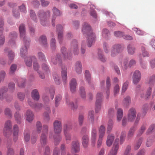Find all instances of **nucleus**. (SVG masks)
I'll use <instances>...</instances> for the list:
<instances>
[{
  "label": "nucleus",
  "mask_w": 155,
  "mask_h": 155,
  "mask_svg": "<svg viewBox=\"0 0 155 155\" xmlns=\"http://www.w3.org/2000/svg\"><path fill=\"white\" fill-rule=\"evenodd\" d=\"M61 51L65 59L67 58L70 60L72 55L71 53H73L75 55H78L79 53V50L77 41L74 40L72 41L71 48L67 53H66V48L64 47L61 48Z\"/></svg>",
  "instance_id": "obj_1"
},
{
  "label": "nucleus",
  "mask_w": 155,
  "mask_h": 155,
  "mask_svg": "<svg viewBox=\"0 0 155 155\" xmlns=\"http://www.w3.org/2000/svg\"><path fill=\"white\" fill-rule=\"evenodd\" d=\"M19 31L20 33V37L22 38L24 42L25 46L22 47L21 48L20 54L21 57L24 58L27 54V48L29 45L30 40L26 39L25 37V26L23 24H21L19 27Z\"/></svg>",
  "instance_id": "obj_2"
},
{
  "label": "nucleus",
  "mask_w": 155,
  "mask_h": 155,
  "mask_svg": "<svg viewBox=\"0 0 155 155\" xmlns=\"http://www.w3.org/2000/svg\"><path fill=\"white\" fill-rule=\"evenodd\" d=\"M83 33H87V43L88 47H90L96 40V36L91 31L90 26L87 23H84L82 28Z\"/></svg>",
  "instance_id": "obj_3"
},
{
  "label": "nucleus",
  "mask_w": 155,
  "mask_h": 155,
  "mask_svg": "<svg viewBox=\"0 0 155 155\" xmlns=\"http://www.w3.org/2000/svg\"><path fill=\"white\" fill-rule=\"evenodd\" d=\"M38 17L40 20L41 23L43 26L47 25V20L50 16V12L48 11L46 12L42 11H40L38 13Z\"/></svg>",
  "instance_id": "obj_4"
},
{
  "label": "nucleus",
  "mask_w": 155,
  "mask_h": 155,
  "mask_svg": "<svg viewBox=\"0 0 155 155\" xmlns=\"http://www.w3.org/2000/svg\"><path fill=\"white\" fill-rule=\"evenodd\" d=\"M96 101L95 104V110L98 113L101 108V103L103 100V95L102 93L98 92L97 93L96 97Z\"/></svg>",
  "instance_id": "obj_5"
},
{
  "label": "nucleus",
  "mask_w": 155,
  "mask_h": 155,
  "mask_svg": "<svg viewBox=\"0 0 155 155\" xmlns=\"http://www.w3.org/2000/svg\"><path fill=\"white\" fill-rule=\"evenodd\" d=\"M48 131V126L47 125H44L42 127V133L41 136L40 142L42 145H45L46 143V134Z\"/></svg>",
  "instance_id": "obj_6"
},
{
  "label": "nucleus",
  "mask_w": 155,
  "mask_h": 155,
  "mask_svg": "<svg viewBox=\"0 0 155 155\" xmlns=\"http://www.w3.org/2000/svg\"><path fill=\"white\" fill-rule=\"evenodd\" d=\"M54 132L55 134H60L62 130L61 122L60 121L55 120L53 123Z\"/></svg>",
  "instance_id": "obj_7"
},
{
  "label": "nucleus",
  "mask_w": 155,
  "mask_h": 155,
  "mask_svg": "<svg viewBox=\"0 0 155 155\" xmlns=\"http://www.w3.org/2000/svg\"><path fill=\"white\" fill-rule=\"evenodd\" d=\"M12 127L11 121L9 120H7L5 123L3 129V134L5 136L7 137L9 134Z\"/></svg>",
  "instance_id": "obj_8"
},
{
  "label": "nucleus",
  "mask_w": 155,
  "mask_h": 155,
  "mask_svg": "<svg viewBox=\"0 0 155 155\" xmlns=\"http://www.w3.org/2000/svg\"><path fill=\"white\" fill-rule=\"evenodd\" d=\"M122 51L121 46L120 45H115L113 46L111 50V55L114 57Z\"/></svg>",
  "instance_id": "obj_9"
},
{
  "label": "nucleus",
  "mask_w": 155,
  "mask_h": 155,
  "mask_svg": "<svg viewBox=\"0 0 155 155\" xmlns=\"http://www.w3.org/2000/svg\"><path fill=\"white\" fill-rule=\"evenodd\" d=\"M80 143L78 140L72 141L71 145V150L72 151L75 153H78L80 151Z\"/></svg>",
  "instance_id": "obj_10"
},
{
  "label": "nucleus",
  "mask_w": 155,
  "mask_h": 155,
  "mask_svg": "<svg viewBox=\"0 0 155 155\" xmlns=\"http://www.w3.org/2000/svg\"><path fill=\"white\" fill-rule=\"evenodd\" d=\"M119 139H116L112 148L109 152L108 155H117L119 148Z\"/></svg>",
  "instance_id": "obj_11"
},
{
  "label": "nucleus",
  "mask_w": 155,
  "mask_h": 155,
  "mask_svg": "<svg viewBox=\"0 0 155 155\" xmlns=\"http://www.w3.org/2000/svg\"><path fill=\"white\" fill-rule=\"evenodd\" d=\"M8 89L6 87H2L0 89V99L1 100H3L5 99L6 101L7 102H9V101L7 100L8 95L7 94V92L8 91ZM12 99L11 98L10 101L12 100Z\"/></svg>",
  "instance_id": "obj_12"
},
{
  "label": "nucleus",
  "mask_w": 155,
  "mask_h": 155,
  "mask_svg": "<svg viewBox=\"0 0 155 155\" xmlns=\"http://www.w3.org/2000/svg\"><path fill=\"white\" fill-rule=\"evenodd\" d=\"M136 115V111L135 108H131L129 110L127 115L128 120L129 121H133Z\"/></svg>",
  "instance_id": "obj_13"
},
{
  "label": "nucleus",
  "mask_w": 155,
  "mask_h": 155,
  "mask_svg": "<svg viewBox=\"0 0 155 155\" xmlns=\"http://www.w3.org/2000/svg\"><path fill=\"white\" fill-rule=\"evenodd\" d=\"M141 75L140 72L138 70L135 71L134 73L133 76V81L134 84H137L140 81Z\"/></svg>",
  "instance_id": "obj_14"
},
{
  "label": "nucleus",
  "mask_w": 155,
  "mask_h": 155,
  "mask_svg": "<svg viewBox=\"0 0 155 155\" xmlns=\"http://www.w3.org/2000/svg\"><path fill=\"white\" fill-rule=\"evenodd\" d=\"M97 136V129L95 127H93L92 129L91 132V140L93 146H95L96 138Z\"/></svg>",
  "instance_id": "obj_15"
},
{
  "label": "nucleus",
  "mask_w": 155,
  "mask_h": 155,
  "mask_svg": "<svg viewBox=\"0 0 155 155\" xmlns=\"http://www.w3.org/2000/svg\"><path fill=\"white\" fill-rule=\"evenodd\" d=\"M33 68L34 70L37 71L39 75V77L42 79H44L45 78L44 74L41 72L38 71L39 68V66L37 61L35 60L33 62Z\"/></svg>",
  "instance_id": "obj_16"
},
{
  "label": "nucleus",
  "mask_w": 155,
  "mask_h": 155,
  "mask_svg": "<svg viewBox=\"0 0 155 155\" xmlns=\"http://www.w3.org/2000/svg\"><path fill=\"white\" fill-rule=\"evenodd\" d=\"M136 63V61L134 59H131L129 62V65H127L126 61H124L122 67L124 70H126L129 68H130L131 67L135 65Z\"/></svg>",
  "instance_id": "obj_17"
},
{
  "label": "nucleus",
  "mask_w": 155,
  "mask_h": 155,
  "mask_svg": "<svg viewBox=\"0 0 155 155\" xmlns=\"http://www.w3.org/2000/svg\"><path fill=\"white\" fill-rule=\"evenodd\" d=\"M89 138L87 135H84L82 138V145L84 148H87L88 146Z\"/></svg>",
  "instance_id": "obj_18"
},
{
  "label": "nucleus",
  "mask_w": 155,
  "mask_h": 155,
  "mask_svg": "<svg viewBox=\"0 0 155 155\" xmlns=\"http://www.w3.org/2000/svg\"><path fill=\"white\" fill-rule=\"evenodd\" d=\"M25 117L26 120L30 122H31L34 118V113L30 110H28L26 111Z\"/></svg>",
  "instance_id": "obj_19"
},
{
  "label": "nucleus",
  "mask_w": 155,
  "mask_h": 155,
  "mask_svg": "<svg viewBox=\"0 0 155 155\" xmlns=\"http://www.w3.org/2000/svg\"><path fill=\"white\" fill-rule=\"evenodd\" d=\"M57 32L58 34V38L59 41L60 43L61 41L62 40L63 37V27L60 25H58L57 26Z\"/></svg>",
  "instance_id": "obj_20"
},
{
  "label": "nucleus",
  "mask_w": 155,
  "mask_h": 155,
  "mask_svg": "<svg viewBox=\"0 0 155 155\" xmlns=\"http://www.w3.org/2000/svg\"><path fill=\"white\" fill-rule=\"evenodd\" d=\"M19 129L18 126L17 125H14L13 129V140L16 141L18 140Z\"/></svg>",
  "instance_id": "obj_21"
},
{
  "label": "nucleus",
  "mask_w": 155,
  "mask_h": 155,
  "mask_svg": "<svg viewBox=\"0 0 155 155\" xmlns=\"http://www.w3.org/2000/svg\"><path fill=\"white\" fill-rule=\"evenodd\" d=\"M31 97L35 101H38L39 100L40 95L37 89H35L32 90L31 92Z\"/></svg>",
  "instance_id": "obj_22"
},
{
  "label": "nucleus",
  "mask_w": 155,
  "mask_h": 155,
  "mask_svg": "<svg viewBox=\"0 0 155 155\" xmlns=\"http://www.w3.org/2000/svg\"><path fill=\"white\" fill-rule=\"evenodd\" d=\"M64 132H68L72 129V125L70 121L68 122L63 126Z\"/></svg>",
  "instance_id": "obj_23"
},
{
  "label": "nucleus",
  "mask_w": 155,
  "mask_h": 155,
  "mask_svg": "<svg viewBox=\"0 0 155 155\" xmlns=\"http://www.w3.org/2000/svg\"><path fill=\"white\" fill-rule=\"evenodd\" d=\"M67 69L65 66H63L62 67L61 76L63 81L64 83H66L67 81Z\"/></svg>",
  "instance_id": "obj_24"
},
{
  "label": "nucleus",
  "mask_w": 155,
  "mask_h": 155,
  "mask_svg": "<svg viewBox=\"0 0 155 155\" xmlns=\"http://www.w3.org/2000/svg\"><path fill=\"white\" fill-rule=\"evenodd\" d=\"M114 138V136L112 134H109L107 137L106 144L108 147H110L112 144Z\"/></svg>",
  "instance_id": "obj_25"
},
{
  "label": "nucleus",
  "mask_w": 155,
  "mask_h": 155,
  "mask_svg": "<svg viewBox=\"0 0 155 155\" xmlns=\"http://www.w3.org/2000/svg\"><path fill=\"white\" fill-rule=\"evenodd\" d=\"M77 85L76 80L74 78L72 79L70 83V89L72 92H74L76 91Z\"/></svg>",
  "instance_id": "obj_26"
},
{
  "label": "nucleus",
  "mask_w": 155,
  "mask_h": 155,
  "mask_svg": "<svg viewBox=\"0 0 155 155\" xmlns=\"http://www.w3.org/2000/svg\"><path fill=\"white\" fill-rule=\"evenodd\" d=\"M106 128L103 125L101 126L98 128L99 137H104L105 134Z\"/></svg>",
  "instance_id": "obj_27"
},
{
  "label": "nucleus",
  "mask_w": 155,
  "mask_h": 155,
  "mask_svg": "<svg viewBox=\"0 0 155 155\" xmlns=\"http://www.w3.org/2000/svg\"><path fill=\"white\" fill-rule=\"evenodd\" d=\"M9 37L10 39L9 41V44H15V39L17 37V33L14 31L11 32L10 34Z\"/></svg>",
  "instance_id": "obj_28"
},
{
  "label": "nucleus",
  "mask_w": 155,
  "mask_h": 155,
  "mask_svg": "<svg viewBox=\"0 0 155 155\" xmlns=\"http://www.w3.org/2000/svg\"><path fill=\"white\" fill-rule=\"evenodd\" d=\"M53 10L54 15H53L52 17V24L53 26H54L55 25L54 22V21L55 20L56 18L55 15H60V11L58 10V9L55 8H54L53 9Z\"/></svg>",
  "instance_id": "obj_29"
},
{
  "label": "nucleus",
  "mask_w": 155,
  "mask_h": 155,
  "mask_svg": "<svg viewBox=\"0 0 155 155\" xmlns=\"http://www.w3.org/2000/svg\"><path fill=\"white\" fill-rule=\"evenodd\" d=\"M66 102L67 104L73 110L76 109L78 107V105L76 102L74 103L73 102L70 101L69 100L67 99L66 100Z\"/></svg>",
  "instance_id": "obj_30"
},
{
  "label": "nucleus",
  "mask_w": 155,
  "mask_h": 155,
  "mask_svg": "<svg viewBox=\"0 0 155 155\" xmlns=\"http://www.w3.org/2000/svg\"><path fill=\"white\" fill-rule=\"evenodd\" d=\"M45 109L46 111L44 113V116L45 118V119L48 120L50 119L49 114L51 112L49 106L48 105L45 106Z\"/></svg>",
  "instance_id": "obj_31"
},
{
  "label": "nucleus",
  "mask_w": 155,
  "mask_h": 155,
  "mask_svg": "<svg viewBox=\"0 0 155 155\" xmlns=\"http://www.w3.org/2000/svg\"><path fill=\"white\" fill-rule=\"evenodd\" d=\"M52 62L54 64L57 63L60 64L62 62L61 59L60 58V55L58 54L56 57H55L52 58L51 60Z\"/></svg>",
  "instance_id": "obj_32"
},
{
  "label": "nucleus",
  "mask_w": 155,
  "mask_h": 155,
  "mask_svg": "<svg viewBox=\"0 0 155 155\" xmlns=\"http://www.w3.org/2000/svg\"><path fill=\"white\" fill-rule=\"evenodd\" d=\"M151 88L150 87H149L147 90V92L145 94L142 92L140 94L141 97L144 98L145 100L148 99L151 94Z\"/></svg>",
  "instance_id": "obj_33"
},
{
  "label": "nucleus",
  "mask_w": 155,
  "mask_h": 155,
  "mask_svg": "<svg viewBox=\"0 0 155 155\" xmlns=\"http://www.w3.org/2000/svg\"><path fill=\"white\" fill-rule=\"evenodd\" d=\"M106 85L107 91H106L107 95L106 98L108 99L109 97V89L110 86V83L109 78L107 77L106 81Z\"/></svg>",
  "instance_id": "obj_34"
},
{
  "label": "nucleus",
  "mask_w": 155,
  "mask_h": 155,
  "mask_svg": "<svg viewBox=\"0 0 155 155\" xmlns=\"http://www.w3.org/2000/svg\"><path fill=\"white\" fill-rule=\"evenodd\" d=\"M39 42L45 47H47V41L46 36L44 35L41 36L39 39Z\"/></svg>",
  "instance_id": "obj_35"
},
{
  "label": "nucleus",
  "mask_w": 155,
  "mask_h": 155,
  "mask_svg": "<svg viewBox=\"0 0 155 155\" xmlns=\"http://www.w3.org/2000/svg\"><path fill=\"white\" fill-rule=\"evenodd\" d=\"M36 60V58L34 57H29L25 60V62L26 65L28 67H31L32 65V61Z\"/></svg>",
  "instance_id": "obj_36"
},
{
  "label": "nucleus",
  "mask_w": 155,
  "mask_h": 155,
  "mask_svg": "<svg viewBox=\"0 0 155 155\" xmlns=\"http://www.w3.org/2000/svg\"><path fill=\"white\" fill-rule=\"evenodd\" d=\"M113 124V121L111 119H110L107 124V133H110L111 132L112 129Z\"/></svg>",
  "instance_id": "obj_37"
},
{
  "label": "nucleus",
  "mask_w": 155,
  "mask_h": 155,
  "mask_svg": "<svg viewBox=\"0 0 155 155\" xmlns=\"http://www.w3.org/2000/svg\"><path fill=\"white\" fill-rule=\"evenodd\" d=\"M75 69L76 72L78 74L80 73L82 71V66L80 62L78 61L76 63Z\"/></svg>",
  "instance_id": "obj_38"
},
{
  "label": "nucleus",
  "mask_w": 155,
  "mask_h": 155,
  "mask_svg": "<svg viewBox=\"0 0 155 155\" xmlns=\"http://www.w3.org/2000/svg\"><path fill=\"white\" fill-rule=\"evenodd\" d=\"M98 58L102 62H105L106 61V59L103 55V52L101 50H98Z\"/></svg>",
  "instance_id": "obj_39"
},
{
  "label": "nucleus",
  "mask_w": 155,
  "mask_h": 155,
  "mask_svg": "<svg viewBox=\"0 0 155 155\" xmlns=\"http://www.w3.org/2000/svg\"><path fill=\"white\" fill-rule=\"evenodd\" d=\"M143 140V138L140 137L139 139L137 141L134 146V149L137 150L140 147Z\"/></svg>",
  "instance_id": "obj_40"
},
{
  "label": "nucleus",
  "mask_w": 155,
  "mask_h": 155,
  "mask_svg": "<svg viewBox=\"0 0 155 155\" xmlns=\"http://www.w3.org/2000/svg\"><path fill=\"white\" fill-rule=\"evenodd\" d=\"M24 139L26 142H28L30 139V133L28 130H25L24 134Z\"/></svg>",
  "instance_id": "obj_41"
},
{
  "label": "nucleus",
  "mask_w": 155,
  "mask_h": 155,
  "mask_svg": "<svg viewBox=\"0 0 155 155\" xmlns=\"http://www.w3.org/2000/svg\"><path fill=\"white\" fill-rule=\"evenodd\" d=\"M123 111L120 108L118 109L117 110V120L118 121L121 120L123 117Z\"/></svg>",
  "instance_id": "obj_42"
},
{
  "label": "nucleus",
  "mask_w": 155,
  "mask_h": 155,
  "mask_svg": "<svg viewBox=\"0 0 155 155\" xmlns=\"http://www.w3.org/2000/svg\"><path fill=\"white\" fill-rule=\"evenodd\" d=\"M88 118L91 123L94 121V112L93 110L90 111L88 113Z\"/></svg>",
  "instance_id": "obj_43"
},
{
  "label": "nucleus",
  "mask_w": 155,
  "mask_h": 155,
  "mask_svg": "<svg viewBox=\"0 0 155 155\" xmlns=\"http://www.w3.org/2000/svg\"><path fill=\"white\" fill-rule=\"evenodd\" d=\"M36 132L38 134L40 133L42 129V124L39 121H37L36 124Z\"/></svg>",
  "instance_id": "obj_44"
},
{
  "label": "nucleus",
  "mask_w": 155,
  "mask_h": 155,
  "mask_svg": "<svg viewBox=\"0 0 155 155\" xmlns=\"http://www.w3.org/2000/svg\"><path fill=\"white\" fill-rule=\"evenodd\" d=\"M127 49L128 52L130 54H132L135 52V48L131 45H129L127 47Z\"/></svg>",
  "instance_id": "obj_45"
},
{
  "label": "nucleus",
  "mask_w": 155,
  "mask_h": 155,
  "mask_svg": "<svg viewBox=\"0 0 155 155\" xmlns=\"http://www.w3.org/2000/svg\"><path fill=\"white\" fill-rule=\"evenodd\" d=\"M103 48L104 51L106 53H108L109 52V47L108 44L106 42H104L103 43Z\"/></svg>",
  "instance_id": "obj_46"
},
{
  "label": "nucleus",
  "mask_w": 155,
  "mask_h": 155,
  "mask_svg": "<svg viewBox=\"0 0 155 155\" xmlns=\"http://www.w3.org/2000/svg\"><path fill=\"white\" fill-rule=\"evenodd\" d=\"M135 131V129L134 127H132L130 128L127 134V138L128 139L133 137Z\"/></svg>",
  "instance_id": "obj_47"
},
{
  "label": "nucleus",
  "mask_w": 155,
  "mask_h": 155,
  "mask_svg": "<svg viewBox=\"0 0 155 155\" xmlns=\"http://www.w3.org/2000/svg\"><path fill=\"white\" fill-rule=\"evenodd\" d=\"M131 99L129 96H127L126 97L123 101V104L125 106H128L129 103L130 102Z\"/></svg>",
  "instance_id": "obj_48"
},
{
  "label": "nucleus",
  "mask_w": 155,
  "mask_h": 155,
  "mask_svg": "<svg viewBox=\"0 0 155 155\" xmlns=\"http://www.w3.org/2000/svg\"><path fill=\"white\" fill-rule=\"evenodd\" d=\"M80 94L81 97L85 99L86 97V94L84 87H81L80 88Z\"/></svg>",
  "instance_id": "obj_49"
},
{
  "label": "nucleus",
  "mask_w": 155,
  "mask_h": 155,
  "mask_svg": "<svg viewBox=\"0 0 155 155\" xmlns=\"http://www.w3.org/2000/svg\"><path fill=\"white\" fill-rule=\"evenodd\" d=\"M62 99V96L60 95H57L55 98V107H58L59 105L60 102Z\"/></svg>",
  "instance_id": "obj_50"
},
{
  "label": "nucleus",
  "mask_w": 155,
  "mask_h": 155,
  "mask_svg": "<svg viewBox=\"0 0 155 155\" xmlns=\"http://www.w3.org/2000/svg\"><path fill=\"white\" fill-rule=\"evenodd\" d=\"M64 134L65 136L67 143H69L71 140V134L68 132H64Z\"/></svg>",
  "instance_id": "obj_51"
},
{
  "label": "nucleus",
  "mask_w": 155,
  "mask_h": 155,
  "mask_svg": "<svg viewBox=\"0 0 155 155\" xmlns=\"http://www.w3.org/2000/svg\"><path fill=\"white\" fill-rule=\"evenodd\" d=\"M126 135V132L125 131H123L121 132L120 140V143L121 144H122L124 141Z\"/></svg>",
  "instance_id": "obj_52"
},
{
  "label": "nucleus",
  "mask_w": 155,
  "mask_h": 155,
  "mask_svg": "<svg viewBox=\"0 0 155 155\" xmlns=\"http://www.w3.org/2000/svg\"><path fill=\"white\" fill-rule=\"evenodd\" d=\"M42 70L45 73L49 72V69L47 64L46 63H43L41 65Z\"/></svg>",
  "instance_id": "obj_53"
},
{
  "label": "nucleus",
  "mask_w": 155,
  "mask_h": 155,
  "mask_svg": "<svg viewBox=\"0 0 155 155\" xmlns=\"http://www.w3.org/2000/svg\"><path fill=\"white\" fill-rule=\"evenodd\" d=\"M17 68V65L16 64H12L10 68L9 72L10 74H14Z\"/></svg>",
  "instance_id": "obj_54"
},
{
  "label": "nucleus",
  "mask_w": 155,
  "mask_h": 155,
  "mask_svg": "<svg viewBox=\"0 0 155 155\" xmlns=\"http://www.w3.org/2000/svg\"><path fill=\"white\" fill-rule=\"evenodd\" d=\"M155 82V75H153L151 77H150L148 84L152 86L153 85Z\"/></svg>",
  "instance_id": "obj_55"
},
{
  "label": "nucleus",
  "mask_w": 155,
  "mask_h": 155,
  "mask_svg": "<svg viewBox=\"0 0 155 155\" xmlns=\"http://www.w3.org/2000/svg\"><path fill=\"white\" fill-rule=\"evenodd\" d=\"M43 107V104L41 103H35L34 109L36 110H40Z\"/></svg>",
  "instance_id": "obj_56"
},
{
  "label": "nucleus",
  "mask_w": 155,
  "mask_h": 155,
  "mask_svg": "<svg viewBox=\"0 0 155 155\" xmlns=\"http://www.w3.org/2000/svg\"><path fill=\"white\" fill-rule=\"evenodd\" d=\"M85 75L87 81L88 83L89 84L90 81L91 79V76L89 71L88 70L85 71Z\"/></svg>",
  "instance_id": "obj_57"
},
{
  "label": "nucleus",
  "mask_w": 155,
  "mask_h": 155,
  "mask_svg": "<svg viewBox=\"0 0 155 155\" xmlns=\"http://www.w3.org/2000/svg\"><path fill=\"white\" fill-rule=\"evenodd\" d=\"M18 98L21 101H23L25 98V94L24 93L18 92L17 94Z\"/></svg>",
  "instance_id": "obj_58"
},
{
  "label": "nucleus",
  "mask_w": 155,
  "mask_h": 155,
  "mask_svg": "<svg viewBox=\"0 0 155 155\" xmlns=\"http://www.w3.org/2000/svg\"><path fill=\"white\" fill-rule=\"evenodd\" d=\"M14 117L15 118V120L17 121V122L18 123H20L21 120V117L20 115L19 114V113L16 112L15 114Z\"/></svg>",
  "instance_id": "obj_59"
},
{
  "label": "nucleus",
  "mask_w": 155,
  "mask_h": 155,
  "mask_svg": "<svg viewBox=\"0 0 155 155\" xmlns=\"http://www.w3.org/2000/svg\"><path fill=\"white\" fill-rule=\"evenodd\" d=\"M25 79H22L19 80L18 83V86L21 87H24L25 84Z\"/></svg>",
  "instance_id": "obj_60"
},
{
  "label": "nucleus",
  "mask_w": 155,
  "mask_h": 155,
  "mask_svg": "<svg viewBox=\"0 0 155 155\" xmlns=\"http://www.w3.org/2000/svg\"><path fill=\"white\" fill-rule=\"evenodd\" d=\"M115 111L114 108H110L108 110V115L110 117L114 116L115 114Z\"/></svg>",
  "instance_id": "obj_61"
},
{
  "label": "nucleus",
  "mask_w": 155,
  "mask_h": 155,
  "mask_svg": "<svg viewBox=\"0 0 155 155\" xmlns=\"http://www.w3.org/2000/svg\"><path fill=\"white\" fill-rule=\"evenodd\" d=\"M8 56L9 60L12 61L14 59L15 54L14 52L12 51H10L8 52Z\"/></svg>",
  "instance_id": "obj_62"
},
{
  "label": "nucleus",
  "mask_w": 155,
  "mask_h": 155,
  "mask_svg": "<svg viewBox=\"0 0 155 155\" xmlns=\"http://www.w3.org/2000/svg\"><path fill=\"white\" fill-rule=\"evenodd\" d=\"M7 155H14V150L10 147H8Z\"/></svg>",
  "instance_id": "obj_63"
},
{
  "label": "nucleus",
  "mask_w": 155,
  "mask_h": 155,
  "mask_svg": "<svg viewBox=\"0 0 155 155\" xmlns=\"http://www.w3.org/2000/svg\"><path fill=\"white\" fill-rule=\"evenodd\" d=\"M155 129V124H152L149 127L147 130V134H149L151 133L153 130Z\"/></svg>",
  "instance_id": "obj_64"
}]
</instances>
